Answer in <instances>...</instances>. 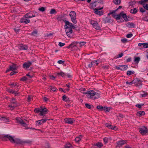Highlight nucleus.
I'll list each match as a JSON object with an SVG mask.
<instances>
[{"mask_svg": "<svg viewBox=\"0 0 148 148\" xmlns=\"http://www.w3.org/2000/svg\"><path fill=\"white\" fill-rule=\"evenodd\" d=\"M13 94H14L15 96H16L18 95L20 93L18 91H14V92Z\"/></svg>", "mask_w": 148, "mask_h": 148, "instance_id": "6e6d98bb", "label": "nucleus"}, {"mask_svg": "<svg viewBox=\"0 0 148 148\" xmlns=\"http://www.w3.org/2000/svg\"><path fill=\"white\" fill-rule=\"evenodd\" d=\"M65 26H69V27H71L72 28V27H73V25L72 23H70L69 21H66L65 22Z\"/></svg>", "mask_w": 148, "mask_h": 148, "instance_id": "393cba45", "label": "nucleus"}, {"mask_svg": "<svg viewBox=\"0 0 148 148\" xmlns=\"http://www.w3.org/2000/svg\"><path fill=\"white\" fill-rule=\"evenodd\" d=\"M57 75L58 76H61L62 77H64L65 75V74L64 73L62 72H61L60 73H57Z\"/></svg>", "mask_w": 148, "mask_h": 148, "instance_id": "ea45409f", "label": "nucleus"}, {"mask_svg": "<svg viewBox=\"0 0 148 148\" xmlns=\"http://www.w3.org/2000/svg\"><path fill=\"white\" fill-rule=\"evenodd\" d=\"M40 114L41 116H42L46 113V112L47 111V110L46 108H45L44 109H40Z\"/></svg>", "mask_w": 148, "mask_h": 148, "instance_id": "f3484780", "label": "nucleus"}, {"mask_svg": "<svg viewBox=\"0 0 148 148\" xmlns=\"http://www.w3.org/2000/svg\"><path fill=\"white\" fill-rule=\"evenodd\" d=\"M37 31L35 30L32 32V33L31 34V35L34 36H37Z\"/></svg>", "mask_w": 148, "mask_h": 148, "instance_id": "c9c22d12", "label": "nucleus"}, {"mask_svg": "<svg viewBox=\"0 0 148 148\" xmlns=\"http://www.w3.org/2000/svg\"><path fill=\"white\" fill-rule=\"evenodd\" d=\"M109 66L104 65L102 66V68L104 69H108Z\"/></svg>", "mask_w": 148, "mask_h": 148, "instance_id": "5fc2aeb1", "label": "nucleus"}, {"mask_svg": "<svg viewBox=\"0 0 148 148\" xmlns=\"http://www.w3.org/2000/svg\"><path fill=\"white\" fill-rule=\"evenodd\" d=\"M103 110L106 112H108L110 110V108L105 107L103 109Z\"/></svg>", "mask_w": 148, "mask_h": 148, "instance_id": "37998d69", "label": "nucleus"}, {"mask_svg": "<svg viewBox=\"0 0 148 148\" xmlns=\"http://www.w3.org/2000/svg\"><path fill=\"white\" fill-rule=\"evenodd\" d=\"M38 10L40 11L43 12L45 11V8L43 7L41 8H40L38 9Z\"/></svg>", "mask_w": 148, "mask_h": 148, "instance_id": "de8ad7c7", "label": "nucleus"}, {"mask_svg": "<svg viewBox=\"0 0 148 148\" xmlns=\"http://www.w3.org/2000/svg\"><path fill=\"white\" fill-rule=\"evenodd\" d=\"M16 120L17 121V122L19 123L20 124L23 121V120H22L20 118L17 117L16 118Z\"/></svg>", "mask_w": 148, "mask_h": 148, "instance_id": "58836bf2", "label": "nucleus"}, {"mask_svg": "<svg viewBox=\"0 0 148 148\" xmlns=\"http://www.w3.org/2000/svg\"><path fill=\"white\" fill-rule=\"evenodd\" d=\"M25 17L26 18H32L33 17H34L35 16V14H32L31 12H29L28 13H27L25 15Z\"/></svg>", "mask_w": 148, "mask_h": 148, "instance_id": "dca6fc26", "label": "nucleus"}, {"mask_svg": "<svg viewBox=\"0 0 148 148\" xmlns=\"http://www.w3.org/2000/svg\"><path fill=\"white\" fill-rule=\"evenodd\" d=\"M131 82L132 84H136V85H137V86L142 85V82L138 78L135 79L133 80Z\"/></svg>", "mask_w": 148, "mask_h": 148, "instance_id": "9d476101", "label": "nucleus"}, {"mask_svg": "<svg viewBox=\"0 0 148 148\" xmlns=\"http://www.w3.org/2000/svg\"><path fill=\"white\" fill-rule=\"evenodd\" d=\"M97 108L98 109L100 110H103V106H97Z\"/></svg>", "mask_w": 148, "mask_h": 148, "instance_id": "8fccbe9b", "label": "nucleus"}, {"mask_svg": "<svg viewBox=\"0 0 148 148\" xmlns=\"http://www.w3.org/2000/svg\"><path fill=\"white\" fill-rule=\"evenodd\" d=\"M69 15L72 22L74 23H76L77 21L76 19V14L75 12L73 11H71Z\"/></svg>", "mask_w": 148, "mask_h": 148, "instance_id": "7ed1b4c3", "label": "nucleus"}, {"mask_svg": "<svg viewBox=\"0 0 148 148\" xmlns=\"http://www.w3.org/2000/svg\"><path fill=\"white\" fill-rule=\"evenodd\" d=\"M77 43L78 42H73L66 47L68 49H69L70 48L72 49L74 47L76 46Z\"/></svg>", "mask_w": 148, "mask_h": 148, "instance_id": "2eb2a0df", "label": "nucleus"}, {"mask_svg": "<svg viewBox=\"0 0 148 148\" xmlns=\"http://www.w3.org/2000/svg\"><path fill=\"white\" fill-rule=\"evenodd\" d=\"M118 129V128L115 125L113 126L112 128V130H116Z\"/></svg>", "mask_w": 148, "mask_h": 148, "instance_id": "680f3d73", "label": "nucleus"}, {"mask_svg": "<svg viewBox=\"0 0 148 148\" xmlns=\"http://www.w3.org/2000/svg\"><path fill=\"white\" fill-rule=\"evenodd\" d=\"M7 90L8 92L10 93H12L13 94L14 93V90L9 89H8Z\"/></svg>", "mask_w": 148, "mask_h": 148, "instance_id": "c03bdc74", "label": "nucleus"}, {"mask_svg": "<svg viewBox=\"0 0 148 148\" xmlns=\"http://www.w3.org/2000/svg\"><path fill=\"white\" fill-rule=\"evenodd\" d=\"M48 120V119H42L38 121H36V124L38 125H41L42 123H44L46 122L47 120Z\"/></svg>", "mask_w": 148, "mask_h": 148, "instance_id": "9b49d317", "label": "nucleus"}, {"mask_svg": "<svg viewBox=\"0 0 148 148\" xmlns=\"http://www.w3.org/2000/svg\"><path fill=\"white\" fill-rule=\"evenodd\" d=\"M11 142L12 143H16V144H23L24 143H29V141H24L21 140L20 139L16 138L15 139H14V138L12 137Z\"/></svg>", "mask_w": 148, "mask_h": 148, "instance_id": "f03ea898", "label": "nucleus"}, {"mask_svg": "<svg viewBox=\"0 0 148 148\" xmlns=\"http://www.w3.org/2000/svg\"><path fill=\"white\" fill-rule=\"evenodd\" d=\"M103 140L105 143H106L108 142V139L106 138H104L103 139Z\"/></svg>", "mask_w": 148, "mask_h": 148, "instance_id": "774afa93", "label": "nucleus"}, {"mask_svg": "<svg viewBox=\"0 0 148 148\" xmlns=\"http://www.w3.org/2000/svg\"><path fill=\"white\" fill-rule=\"evenodd\" d=\"M90 24L92 25L93 27L97 30H100L101 27L98 23L96 21L91 20L90 21Z\"/></svg>", "mask_w": 148, "mask_h": 148, "instance_id": "39448f33", "label": "nucleus"}, {"mask_svg": "<svg viewBox=\"0 0 148 148\" xmlns=\"http://www.w3.org/2000/svg\"><path fill=\"white\" fill-rule=\"evenodd\" d=\"M33 96L32 95L28 96L27 97V101L28 102H29L31 101V99L32 98Z\"/></svg>", "mask_w": 148, "mask_h": 148, "instance_id": "a18cd8bd", "label": "nucleus"}, {"mask_svg": "<svg viewBox=\"0 0 148 148\" xmlns=\"http://www.w3.org/2000/svg\"><path fill=\"white\" fill-rule=\"evenodd\" d=\"M27 79L26 77L25 76H24L20 80L22 81H25Z\"/></svg>", "mask_w": 148, "mask_h": 148, "instance_id": "09e8293b", "label": "nucleus"}, {"mask_svg": "<svg viewBox=\"0 0 148 148\" xmlns=\"http://www.w3.org/2000/svg\"><path fill=\"white\" fill-rule=\"evenodd\" d=\"M67 99V97L65 95H64L62 96V100L63 101H67V100H66Z\"/></svg>", "mask_w": 148, "mask_h": 148, "instance_id": "864d4df0", "label": "nucleus"}, {"mask_svg": "<svg viewBox=\"0 0 148 148\" xmlns=\"http://www.w3.org/2000/svg\"><path fill=\"white\" fill-rule=\"evenodd\" d=\"M143 7L145 9L148 10V4H146L145 5H144L143 6Z\"/></svg>", "mask_w": 148, "mask_h": 148, "instance_id": "69168bd1", "label": "nucleus"}, {"mask_svg": "<svg viewBox=\"0 0 148 148\" xmlns=\"http://www.w3.org/2000/svg\"><path fill=\"white\" fill-rule=\"evenodd\" d=\"M32 63L30 62H25L23 64V67L26 69L28 68L31 65Z\"/></svg>", "mask_w": 148, "mask_h": 148, "instance_id": "6ab92c4d", "label": "nucleus"}, {"mask_svg": "<svg viewBox=\"0 0 148 148\" xmlns=\"http://www.w3.org/2000/svg\"><path fill=\"white\" fill-rule=\"evenodd\" d=\"M10 102L12 104L9 105L8 107L11 108V110L14 109V108L18 106L17 102L14 98L12 97V98L11 100H10Z\"/></svg>", "mask_w": 148, "mask_h": 148, "instance_id": "f257e3e1", "label": "nucleus"}, {"mask_svg": "<svg viewBox=\"0 0 148 148\" xmlns=\"http://www.w3.org/2000/svg\"><path fill=\"white\" fill-rule=\"evenodd\" d=\"M10 70L11 71H13L16 69V66L15 65L13 64L12 65L10 66Z\"/></svg>", "mask_w": 148, "mask_h": 148, "instance_id": "7c9ffc66", "label": "nucleus"}, {"mask_svg": "<svg viewBox=\"0 0 148 148\" xmlns=\"http://www.w3.org/2000/svg\"><path fill=\"white\" fill-rule=\"evenodd\" d=\"M64 61L62 60H60L58 61V63L59 64H62L64 63Z\"/></svg>", "mask_w": 148, "mask_h": 148, "instance_id": "0e129e2a", "label": "nucleus"}, {"mask_svg": "<svg viewBox=\"0 0 148 148\" xmlns=\"http://www.w3.org/2000/svg\"><path fill=\"white\" fill-rule=\"evenodd\" d=\"M65 148H73V146L69 143H67L65 145Z\"/></svg>", "mask_w": 148, "mask_h": 148, "instance_id": "473e14b6", "label": "nucleus"}, {"mask_svg": "<svg viewBox=\"0 0 148 148\" xmlns=\"http://www.w3.org/2000/svg\"><path fill=\"white\" fill-rule=\"evenodd\" d=\"M144 105V104H137L135 105V106L138 107L139 108H140L142 107Z\"/></svg>", "mask_w": 148, "mask_h": 148, "instance_id": "3c124183", "label": "nucleus"}, {"mask_svg": "<svg viewBox=\"0 0 148 148\" xmlns=\"http://www.w3.org/2000/svg\"><path fill=\"white\" fill-rule=\"evenodd\" d=\"M145 114V113L144 111H140L137 112L136 115L137 116H140L142 115H144Z\"/></svg>", "mask_w": 148, "mask_h": 148, "instance_id": "a878e982", "label": "nucleus"}, {"mask_svg": "<svg viewBox=\"0 0 148 148\" xmlns=\"http://www.w3.org/2000/svg\"><path fill=\"white\" fill-rule=\"evenodd\" d=\"M127 65H121L120 70L121 71H124L126 70L127 69Z\"/></svg>", "mask_w": 148, "mask_h": 148, "instance_id": "bb28decb", "label": "nucleus"}, {"mask_svg": "<svg viewBox=\"0 0 148 148\" xmlns=\"http://www.w3.org/2000/svg\"><path fill=\"white\" fill-rule=\"evenodd\" d=\"M12 136L9 135H5L3 136L0 137V139L2 140L3 141H6L9 140L10 142L12 139Z\"/></svg>", "mask_w": 148, "mask_h": 148, "instance_id": "0eeeda50", "label": "nucleus"}, {"mask_svg": "<svg viewBox=\"0 0 148 148\" xmlns=\"http://www.w3.org/2000/svg\"><path fill=\"white\" fill-rule=\"evenodd\" d=\"M118 15H119V18H118L117 21L119 20L121 18H122V17L125 21H127L128 20V19L127 18L126 15L125 14H124L123 12L120 13Z\"/></svg>", "mask_w": 148, "mask_h": 148, "instance_id": "6e6552de", "label": "nucleus"}, {"mask_svg": "<svg viewBox=\"0 0 148 148\" xmlns=\"http://www.w3.org/2000/svg\"><path fill=\"white\" fill-rule=\"evenodd\" d=\"M56 13V10L54 9H51L50 12V13L51 14Z\"/></svg>", "mask_w": 148, "mask_h": 148, "instance_id": "603ef678", "label": "nucleus"}, {"mask_svg": "<svg viewBox=\"0 0 148 148\" xmlns=\"http://www.w3.org/2000/svg\"><path fill=\"white\" fill-rule=\"evenodd\" d=\"M126 141L122 140L119 141L117 143V145L116 146L117 147H120L122 145L126 143Z\"/></svg>", "mask_w": 148, "mask_h": 148, "instance_id": "a211bd4d", "label": "nucleus"}, {"mask_svg": "<svg viewBox=\"0 0 148 148\" xmlns=\"http://www.w3.org/2000/svg\"><path fill=\"white\" fill-rule=\"evenodd\" d=\"M65 31L67 36L69 37H71L73 34V31L71 27L69 26H64Z\"/></svg>", "mask_w": 148, "mask_h": 148, "instance_id": "20e7f679", "label": "nucleus"}, {"mask_svg": "<svg viewBox=\"0 0 148 148\" xmlns=\"http://www.w3.org/2000/svg\"><path fill=\"white\" fill-rule=\"evenodd\" d=\"M65 45V44L62 43L61 42H59V45L60 47H62Z\"/></svg>", "mask_w": 148, "mask_h": 148, "instance_id": "e2e57ef3", "label": "nucleus"}, {"mask_svg": "<svg viewBox=\"0 0 148 148\" xmlns=\"http://www.w3.org/2000/svg\"><path fill=\"white\" fill-rule=\"evenodd\" d=\"M100 97V94L98 93H96L95 92V95H94V99H97Z\"/></svg>", "mask_w": 148, "mask_h": 148, "instance_id": "72a5a7b5", "label": "nucleus"}, {"mask_svg": "<svg viewBox=\"0 0 148 148\" xmlns=\"http://www.w3.org/2000/svg\"><path fill=\"white\" fill-rule=\"evenodd\" d=\"M85 106H86V107L88 108V109H90L93 106L90 105L88 103H86L85 104Z\"/></svg>", "mask_w": 148, "mask_h": 148, "instance_id": "79ce46f5", "label": "nucleus"}, {"mask_svg": "<svg viewBox=\"0 0 148 148\" xmlns=\"http://www.w3.org/2000/svg\"><path fill=\"white\" fill-rule=\"evenodd\" d=\"M116 10L113 11L112 12H110L111 15H112L113 17L116 19L117 20H118V18H119V15L118 14L116 15L115 14V12Z\"/></svg>", "mask_w": 148, "mask_h": 148, "instance_id": "ddd939ff", "label": "nucleus"}, {"mask_svg": "<svg viewBox=\"0 0 148 148\" xmlns=\"http://www.w3.org/2000/svg\"><path fill=\"white\" fill-rule=\"evenodd\" d=\"M0 119H1L5 122H7L9 121V119L8 118L5 117H1Z\"/></svg>", "mask_w": 148, "mask_h": 148, "instance_id": "c85d7f7f", "label": "nucleus"}, {"mask_svg": "<svg viewBox=\"0 0 148 148\" xmlns=\"http://www.w3.org/2000/svg\"><path fill=\"white\" fill-rule=\"evenodd\" d=\"M64 121L66 123L71 124L73 123L74 120L73 118H66L64 119Z\"/></svg>", "mask_w": 148, "mask_h": 148, "instance_id": "f8f14e48", "label": "nucleus"}, {"mask_svg": "<svg viewBox=\"0 0 148 148\" xmlns=\"http://www.w3.org/2000/svg\"><path fill=\"white\" fill-rule=\"evenodd\" d=\"M137 12V9L136 8H134L133 9H131L130 10V12L131 13L136 14Z\"/></svg>", "mask_w": 148, "mask_h": 148, "instance_id": "2f4dec72", "label": "nucleus"}, {"mask_svg": "<svg viewBox=\"0 0 148 148\" xmlns=\"http://www.w3.org/2000/svg\"><path fill=\"white\" fill-rule=\"evenodd\" d=\"M103 7L101 8H96L94 10L95 13L96 14L99 15L100 16L102 15L103 14V12L102 11H100L99 10L103 9Z\"/></svg>", "mask_w": 148, "mask_h": 148, "instance_id": "1a4fd4ad", "label": "nucleus"}, {"mask_svg": "<svg viewBox=\"0 0 148 148\" xmlns=\"http://www.w3.org/2000/svg\"><path fill=\"white\" fill-rule=\"evenodd\" d=\"M86 43V42H80L79 43L80 46V47H81L82 46L85 45Z\"/></svg>", "mask_w": 148, "mask_h": 148, "instance_id": "13d9d810", "label": "nucleus"}, {"mask_svg": "<svg viewBox=\"0 0 148 148\" xmlns=\"http://www.w3.org/2000/svg\"><path fill=\"white\" fill-rule=\"evenodd\" d=\"M97 1V2H98V3H100L102 4H103L104 3L103 1L102 0H98Z\"/></svg>", "mask_w": 148, "mask_h": 148, "instance_id": "bf43d9fd", "label": "nucleus"}, {"mask_svg": "<svg viewBox=\"0 0 148 148\" xmlns=\"http://www.w3.org/2000/svg\"><path fill=\"white\" fill-rule=\"evenodd\" d=\"M82 138V136H79L76 137L75 139V141L77 143L79 142L81 140Z\"/></svg>", "mask_w": 148, "mask_h": 148, "instance_id": "cd10ccee", "label": "nucleus"}, {"mask_svg": "<svg viewBox=\"0 0 148 148\" xmlns=\"http://www.w3.org/2000/svg\"><path fill=\"white\" fill-rule=\"evenodd\" d=\"M99 61L97 60L92 62L91 63L93 67L94 66H97L99 63Z\"/></svg>", "mask_w": 148, "mask_h": 148, "instance_id": "5701e85b", "label": "nucleus"}, {"mask_svg": "<svg viewBox=\"0 0 148 148\" xmlns=\"http://www.w3.org/2000/svg\"><path fill=\"white\" fill-rule=\"evenodd\" d=\"M40 109H35L34 110V111L36 112H40Z\"/></svg>", "mask_w": 148, "mask_h": 148, "instance_id": "052dcab7", "label": "nucleus"}, {"mask_svg": "<svg viewBox=\"0 0 148 148\" xmlns=\"http://www.w3.org/2000/svg\"><path fill=\"white\" fill-rule=\"evenodd\" d=\"M95 145L97 146L99 148H100L102 147L103 145L101 143L99 142L95 144Z\"/></svg>", "mask_w": 148, "mask_h": 148, "instance_id": "e433bc0d", "label": "nucleus"}, {"mask_svg": "<svg viewBox=\"0 0 148 148\" xmlns=\"http://www.w3.org/2000/svg\"><path fill=\"white\" fill-rule=\"evenodd\" d=\"M132 36L133 34H128L126 35V37L127 38H130Z\"/></svg>", "mask_w": 148, "mask_h": 148, "instance_id": "4d7b16f0", "label": "nucleus"}, {"mask_svg": "<svg viewBox=\"0 0 148 148\" xmlns=\"http://www.w3.org/2000/svg\"><path fill=\"white\" fill-rule=\"evenodd\" d=\"M138 46L139 47H141L143 46V47L144 48H148V43H139L138 44Z\"/></svg>", "mask_w": 148, "mask_h": 148, "instance_id": "412c9836", "label": "nucleus"}, {"mask_svg": "<svg viewBox=\"0 0 148 148\" xmlns=\"http://www.w3.org/2000/svg\"><path fill=\"white\" fill-rule=\"evenodd\" d=\"M20 124L24 127H26L27 126V124L23 120V121Z\"/></svg>", "mask_w": 148, "mask_h": 148, "instance_id": "49530a36", "label": "nucleus"}, {"mask_svg": "<svg viewBox=\"0 0 148 148\" xmlns=\"http://www.w3.org/2000/svg\"><path fill=\"white\" fill-rule=\"evenodd\" d=\"M140 58L139 57H135L134 59V62L136 64H138L140 61Z\"/></svg>", "mask_w": 148, "mask_h": 148, "instance_id": "c756f323", "label": "nucleus"}, {"mask_svg": "<svg viewBox=\"0 0 148 148\" xmlns=\"http://www.w3.org/2000/svg\"><path fill=\"white\" fill-rule=\"evenodd\" d=\"M148 132V130L145 128V129H140L139 132L142 135H144L146 134Z\"/></svg>", "mask_w": 148, "mask_h": 148, "instance_id": "4be33fe9", "label": "nucleus"}, {"mask_svg": "<svg viewBox=\"0 0 148 148\" xmlns=\"http://www.w3.org/2000/svg\"><path fill=\"white\" fill-rule=\"evenodd\" d=\"M19 49L20 50H27L28 49L27 46L21 44L19 45Z\"/></svg>", "mask_w": 148, "mask_h": 148, "instance_id": "4468645a", "label": "nucleus"}, {"mask_svg": "<svg viewBox=\"0 0 148 148\" xmlns=\"http://www.w3.org/2000/svg\"><path fill=\"white\" fill-rule=\"evenodd\" d=\"M134 72L132 71H128L127 72V75H130L133 74L134 73Z\"/></svg>", "mask_w": 148, "mask_h": 148, "instance_id": "a19ab883", "label": "nucleus"}, {"mask_svg": "<svg viewBox=\"0 0 148 148\" xmlns=\"http://www.w3.org/2000/svg\"><path fill=\"white\" fill-rule=\"evenodd\" d=\"M97 1L94 2L93 3H91L90 4V6L93 9H94L96 7L97 5Z\"/></svg>", "mask_w": 148, "mask_h": 148, "instance_id": "b1692460", "label": "nucleus"}, {"mask_svg": "<svg viewBox=\"0 0 148 148\" xmlns=\"http://www.w3.org/2000/svg\"><path fill=\"white\" fill-rule=\"evenodd\" d=\"M20 21L21 23H24L25 24H27L30 22V20L29 19H25L23 18L21 19Z\"/></svg>", "mask_w": 148, "mask_h": 148, "instance_id": "aec40b11", "label": "nucleus"}, {"mask_svg": "<svg viewBox=\"0 0 148 148\" xmlns=\"http://www.w3.org/2000/svg\"><path fill=\"white\" fill-rule=\"evenodd\" d=\"M147 2H148V0H142L141 1H139L138 3L141 5H144L145 4L144 3Z\"/></svg>", "mask_w": 148, "mask_h": 148, "instance_id": "f704fd0d", "label": "nucleus"}, {"mask_svg": "<svg viewBox=\"0 0 148 148\" xmlns=\"http://www.w3.org/2000/svg\"><path fill=\"white\" fill-rule=\"evenodd\" d=\"M84 94L86 95L88 98L93 99L94 95H95V92L93 90H90L88 92H85Z\"/></svg>", "mask_w": 148, "mask_h": 148, "instance_id": "423d86ee", "label": "nucleus"}, {"mask_svg": "<svg viewBox=\"0 0 148 148\" xmlns=\"http://www.w3.org/2000/svg\"><path fill=\"white\" fill-rule=\"evenodd\" d=\"M13 71L12 72L10 73V75L12 76L14 74V73H16L17 72H16L15 71Z\"/></svg>", "mask_w": 148, "mask_h": 148, "instance_id": "338daca9", "label": "nucleus"}, {"mask_svg": "<svg viewBox=\"0 0 148 148\" xmlns=\"http://www.w3.org/2000/svg\"><path fill=\"white\" fill-rule=\"evenodd\" d=\"M113 2L116 4H120L121 3V0H113Z\"/></svg>", "mask_w": 148, "mask_h": 148, "instance_id": "4c0bfd02", "label": "nucleus"}]
</instances>
